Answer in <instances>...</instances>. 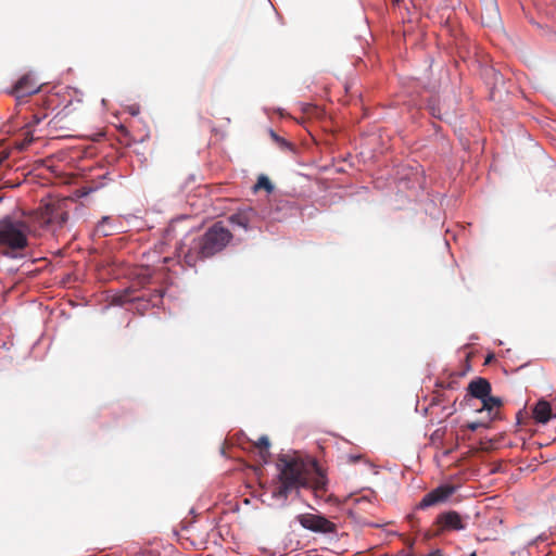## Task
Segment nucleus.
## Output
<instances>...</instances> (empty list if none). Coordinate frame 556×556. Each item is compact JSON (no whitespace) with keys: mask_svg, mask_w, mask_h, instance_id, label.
Returning <instances> with one entry per match:
<instances>
[{"mask_svg":"<svg viewBox=\"0 0 556 556\" xmlns=\"http://www.w3.org/2000/svg\"><path fill=\"white\" fill-rule=\"evenodd\" d=\"M361 458H362V456H359V455L358 456H351L350 457L352 463H355V462L359 460Z\"/></svg>","mask_w":556,"mask_h":556,"instance_id":"22","label":"nucleus"},{"mask_svg":"<svg viewBox=\"0 0 556 556\" xmlns=\"http://www.w3.org/2000/svg\"><path fill=\"white\" fill-rule=\"evenodd\" d=\"M256 217H257L256 211L251 206H247V207L240 208L236 213L231 214L228 217V220L232 225L241 227L244 230H249L251 228V224H253L255 222Z\"/></svg>","mask_w":556,"mask_h":556,"instance_id":"9","label":"nucleus"},{"mask_svg":"<svg viewBox=\"0 0 556 556\" xmlns=\"http://www.w3.org/2000/svg\"><path fill=\"white\" fill-rule=\"evenodd\" d=\"M484 426L482 422L475 421L467 425V428L471 431H476L478 428Z\"/></svg>","mask_w":556,"mask_h":556,"instance_id":"19","label":"nucleus"},{"mask_svg":"<svg viewBox=\"0 0 556 556\" xmlns=\"http://www.w3.org/2000/svg\"><path fill=\"white\" fill-rule=\"evenodd\" d=\"M231 240V231L222 222H216L193 241V247L188 251L185 252L184 248H180V253L184 254V262L193 267L199 260L212 257L222 252Z\"/></svg>","mask_w":556,"mask_h":556,"instance_id":"3","label":"nucleus"},{"mask_svg":"<svg viewBox=\"0 0 556 556\" xmlns=\"http://www.w3.org/2000/svg\"><path fill=\"white\" fill-rule=\"evenodd\" d=\"M465 400L470 397L482 400L491 393V384L484 378H476L469 382Z\"/></svg>","mask_w":556,"mask_h":556,"instance_id":"11","label":"nucleus"},{"mask_svg":"<svg viewBox=\"0 0 556 556\" xmlns=\"http://www.w3.org/2000/svg\"><path fill=\"white\" fill-rule=\"evenodd\" d=\"M469 556H477V553L472 552Z\"/></svg>","mask_w":556,"mask_h":556,"instance_id":"25","label":"nucleus"},{"mask_svg":"<svg viewBox=\"0 0 556 556\" xmlns=\"http://www.w3.org/2000/svg\"><path fill=\"white\" fill-rule=\"evenodd\" d=\"M47 113H34L31 117V122L28 123L27 127H34L36 125H39L42 119L47 117Z\"/></svg>","mask_w":556,"mask_h":556,"instance_id":"18","label":"nucleus"},{"mask_svg":"<svg viewBox=\"0 0 556 556\" xmlns=\"http://www.w3.org/2000/svg\"><path fill=\"white\" fill-rule=\"evenodd\" d=\"M493 13H494V15H496V13H497L496 5H494V8H493Z\"/></svg>","mask_w":556,"mask_h":556,"instance_id":"23","label":"nucleus"},{"mask_svg":"<svg viewBox=\"0 0 556 556\" xmlns=\"http://www.w3.org/2000/svg\"><path fill=\"white\" fill-rule=\"evenodd\" d=\"M255 446L260 450V457L262 458V460L264 463H267L270 457V453L268 451L270 442L268 437L262 435L255 443Z\"/></svg>","mask_w":556,"mask_h":556,"instance_id":"14","label":"nucleus"},{"mask_svg":"<svg viewBox=\"0 0 556 556\" xmlns=\"http://www.w3.org/2000/svg\"><path fill=\"white\" fill-rule=\"evenodd\" d=\"M278 482L271 490L274 498L286 502L291 491L308 485L309 466L302 459L280 455L277 460Z\"/></svg>","mask_w":556,"mask_h":556,"instance_id":"2","label":"nucleus"},{"mask_svg":"<svg viewBox=\"0 0 556 556\" xmlns=\"http://www.w3.org/2000/svg\"><path fill=\"white\" fill-rule=\"evenodd\" d=\"M40 91V85L30 74L23 75L9 91L10 94L21 101Z\"/></svg>","mask_w":556,"mask_h":556,"instance_id":"8","label":"nucleus"},{"mask_svg":"<svg viewBox=\"0 0 556 556\" xmlns=\"http://www.w3.org/2000/svg\"><path fill=\"white\" fill-rule=\"evenodd\" d=\"M532 417L538 424H546L556 415L553 414L549 402L544 399L539 400L532 408Z\"/></svg>","mask_w":556,"mask_h":556,"instance_id":"12","label":"nucleus"},{"mask_svg":"<svg viewBox=\"0 0 556 556\" xmlns=\"http://www.w3.org/2000/svg\"><path fill=\"white\" fill-rule=\"evenodd\" d=\"M72 122L67 119V113L59 112L54 115L48 123V127L50 128V132H59L62 130H71Z\"/></svg>","mask_w":556,"mask_h":556,"instance_id":"13","label":"nucleus"},{"mask_svg":"<svg viewBox=\"0 0 556 556\" xmlns=\"http://www.w3.org/2000/svg\"><path fill=\"white\" fill-rule=\"evenodd\" d=\"M428 556H443L440 549L431 552Z\"/></svg>","mask_w":556,"mask_h":556,"instance_id":"21","label":"nucleus"},{"mask_svg":"<svg viewBox=\"0 0 556 556\" xmlns=\"http://www.w3.org/2000/svg\"><path fill=\"white\" fill-rule=\"evenodd\" d=\"M401 1H402V0H394V3H395V4H400V2H401Z\"/></svg>","mask_w":556,"mask_h":556,"instance_id":"24","label":"nucleus"},{"mask_svg":"<svg viewBox=\"0 0 556 556\" xmlns=\"http://www.w3.org/2000/svg\"><path fill=\"white\" fill-rule=\"evenodd\" d=\"M300 525L312 532L316 533H336L337 525L323 515L316 514H302L298 516Z\"/></svg>","mask_w":556,"mask_h":556,"instance_id":"6","label":"nucleus"},{"mask_svg":"<svg viewBox=\"0 0 556 556\" xmlns=\"http://www.w3.org/2000/svg\"><path fill=\"white\" fill-rule=\"evenodd\" d=\"M254 191H258L260 189L266 190L270 193L274 190V186L270 182L269 178L265 175H260L257 178V182L254 186Z\"/></svg>","mask_w":556,"mask_h":556,"instance_id":"16","label":"nucleus"},{"mask_svg":"<svg viewBox=\"0 0 556 556\" xmlns=\"http://www.w3.org/2000/svg\"><path fill=\"white\" fill-rule=\"evenodd\" d=\"M482 409L488 410L489 414H492L494 409H498L503 402L500 397L492 396L491 393L482 399Z\"/></svg>","mask_w":556,"mask_h":556,"instance_id":"15","label":"nucleus"},{"mask_svg":"<svg viewBox=\"0 0 556 556\" xmlns=\"http://www.w3.org/2000/svg\"><path fill=\"white\" fill-rule=\"evenodd\" d=\"M36 232L29 213L5 215L0 218V254L9 258H23L29 247L28 237Z\"/></svg>","mask_w":556,"mask_h":556,"instance_id":"1","label":"nucleus"},{"mask_svg":"<svg viewBox=\"0 0 556 556\" xmlns=\"http://www.w3.org/2000/svg\"><path fill=\"white\" fill-rule=\"evenodd\" d=\"M456 492V486L452 484H441L427 493L419 502L417 508L426 509L431 506L446 502Z\"/></svg>","mask_w":556,"mask_h":556,"instance_id":"7","label":"nucleus"},{"mask_svg":"<svg viewBox=\"0 0 556 556\" xmlns=\"http://www.w3.org/2000/svg\"><path fill=\"white\" fill-rule=\"evenodd\" d=\"M311 467L314 469L315 476L311 478V471H308V485L306 488H312L315 495L321 497L327 491V478L315 462L311 464Z\"/></svg>","mask_w":556,"mask_h":556,"instance_id":"10","label":"nucleus"},{"mask_svg":"<svg viewBox=\"0 0 556 556\" xmlns=\"http://www.w3.org/2000/svg\"><path fill=\"white\" fill-rule=\"evenodd\" d=\"M54 100H55V99H54V97H52V98H47V99L43 101L42 105H43L45 108H49V106L51 105V103H52Z\"/></svg>","mask_w":556,"mask_h":556,"instance_id":"20","label":"nucleus"},{"mask_svg":"<svg viewBox=\"0 0 556 556\" xmlns=\"http://www.w3.org/2000/svg\"><path fill=\"white\" fill-rule=\"evenodd\" d=\"M37 229L52 231L59 236L68 220V213L65 210V201H50L40 205L35 212L29 213Z\"/></svg>","mask_w":556,"mask_h":556,"instance_id":"4","label":"nucleus"},{"mask_svg":"<svg viewBox=\"0 0 556 556\" xmlns=\"http://www.w3.org/2000/svg\"><path fill=\"white\" fill-rule=\"evenodd\" d=\"M110 222V217L105 216L101 219L100 223H98L96 227V232L99 233L102 237H108L112 235L111 229L108 228V224Z\"/></svg>","mask_w":556,"mask_h":556,"instance_id":"17","label":"nucleus"},{"mask_svg":"<svg viewBox=\"0 0 556 556\" xmlns=\"http://www.w3.org/2000/svg\"><path fill=\"white\" fill-rule=\"evenodd\" d=\"M467 519L468 516H463L456 510L440 513L427 532V538H439L446 532L463 531L467 527Z\"/></svg>","mask_w":556,"mask_h":556,"instance_id":"5","label":"nucleus"}]
</instances>
